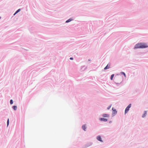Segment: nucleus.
Instances as JSON below:
<instances>
[{
    "label": "nucleus",
    "mask_w": 148,
    "mask_h": 148,
    "mask_svg": "<svg viewBox=\"0 0 148 148\" xmlns=\"http://www.w3.org/2000/svg\"><path fill=\"white\" fill-rule=\"evenodd\" d=\"M97 139L98 140L101 142H103V141L101 140V137L100 136H97Z\"/></svg>",
    "instance_id": "nucleus-4"
},
{
    "label": "nucleus",
    "mask_w": 148,
    "mask_h": 148,
    "mask_svg": "<svg viewBox=\"0 0 148 148\" xmlns=\"http://www.w3.org/2000/svg\"><path fill=\"white\" fill-rule=\"evenodd\" d=\"M110 107H111V106H110L108 107V108L107 109H108H108H109L110 108Z\"/></svg>",
    "instance_id": "nucleus-18"
},
{
    "label": "nucleus",
    "mask_w": 148,
    "mask_h": 148,
    "mask_svg": "<svg viewBox=\"0 0 148 148\" xmlns=\"http://www.w3.org/2000/svg\"><path fill=\"white\" fill-rule=\"evenodd\" d=\"M147 114V112L146 111H145L144 112V114L143 115L142 117L144 118L145 117Z\"/></svg>",
    "instance_id": "nucleus-7"
},
{
    "label": "nucleus",
    "mask_w": 148,
    "mask_h": 148,
    "mask_svg": "<svg viewBox=\"0 0 148 148\" xmlns=\"http://www.w3.org/2000/svg\"><path fill=\"white\" fill-rule=\"evenodd\" d=\"M72 21L71 19H69L66 21V23H68Z\"/></svg>",
    "instance_id": "nucleus-12"
},
{
    "label": "nucleus",
    "mask_w": 148,
    "mask_h": 148,
    "mask_svg": "<svg viewBox=\"0 0 148 148\" xmlns=\"http://www.w3.org/2000/svg\"><path fill=\"white\" fill-rule=\"evenodd\" d=\"M112 110H113V113L114 114H116L117 113V111L115 109H114L113 108H112Z\"/></svg>",
    "instance_id": "nucleus-8"
},
{
    "label": "nucleus",
    "mask_w": 148,
    "mask_h": 148,
    "mask_svg": "<svg viewBox=\"0 0 148 148\" xmlns=\"http://www.w3.org/2000/svg\"><path fill=\"white\" fill-rule=\"evenodd\" d=\"M114 74H112L111 76L110 79L111 80H112L113 79V77H114Z\"/></svg>",
    "instance_id": "nucleus-13"
},
{
    "label": "nucleus",
    "mask_w": 148,
    "mask_h": 148,
    "mask_svg": "<svg viewBox=\"0 0 148 148\" xmlns=\"http://www.w3.org/2000/svg\"><path fill=\"white\" fill-rule=\"evenodd\" d=\"M70 59L71 60H73V58L71 57L70 58Z\"/></svg>",
    "instance_id": "nucleus-19"
},
{
    "label": "nucleus",
    "mask_w": 148,
    "mask_h": 148,
    "mask_svg": "<svg viewBox=\"0 0 148 148\" xmlns=\"http://www.w3.org/2000/svg\"><path fill=\"white\" fill-rule=\"evenodd\" d=\"M108 65L106 67H105V68H104V69L105 70H106L109 68V67H108Z\"/></svg>",
    "instance_id": "nucleus-15"
},
{
    "label": "nucleus",
    "mask_w": 148,
    "mask_h": 148,
    "mask_svg": "<svg viewBox=\"0 0 148 148\" xmlns=\"http://www.w3.org/2000/svg\"><path fill=\"white\" fill-rule=\"evenodd\" d=\"M121 74H123L124 75V76H125V77H126V75L124 72H121Z\"/></svg>",
    "instance_id": "nucleus-14"
},
{
    "label": "nucleus",
    "mask_w": 148,
    "mask_h": 148,
    "mask_svg": "<svg viewBox=\"0 0 148 148\" xmlns=\"http://www.w3.org/2000/svg\"><path fill=\"white\" fill-rule=\"evenodd\" d=\"M21 10L20 9H18L17 10L15 13L14 14V15H15L16 13H18V12H20Z\"/></svg>",
    "instance_id": "nucleus-10"
},
{
    "label": "nucleus",
    "mask_w": 148,
    "mask_h": 148,
    "mask_svg": "<svg viewBox=\"0 0 148 148\" xmlns=\"http://www.w3.org/2000/svg\"><path fill=\"white\" fill-rule=\"evenodd\" d=\"M131 104H130L129 105L126 107L125 109V114H126L127 113V112L129 110L130 108L131 107Z\"/></svg>",
    "instance_id": "nucleus-2"
},
{
    "label": "nucleus",
    "mask_w": 148,
    "mask_h": 148,
    "mask_svg": "<svg viewBox=\"0 0 148 148\" xmlns=\"http://www.w3.org/2000/svg\"><path fill=\"white\" fill-rule=\"evenodd\" d=\"M82 128L84 130V131H86V127L85 125H83V126H82Z\"/></svg>",
    "instance_id": "nucleus-6"
},
{
    "label": "nucleus",
    "mask_w": 148,
    "mask_h": 148,
    "mask_svg": "<svg viewBox=\"0 0 148 148\" xmlns=\"http://www.w3.org/2000/svg\"><path fill=\"white\" fill-rule=\"evenodd\" d=\"M100 120L101 121H107V119L105 118H101L100 119Z\"/></svg>",
    "instance_id": "nucleus-5"
},
{
    "label": "nucleus",
    "mask_w": 148,
    "mask_h": 148,
    "mask_svg": "<svg viewBox=\"0 0 148 148\" xmlns=\"http://www.w3.org/2000/svg\"><path fill=\"white\" fill-rule=\"evenodd\" d=\"M140 45L141 46V48H144L148 47V45L146 43L143 42H140Z\"/></svg>",
    "instance_id": "nucleus-1"
},
{
    "label": "nucleus",
    "mask_w": 148,
    "mask_h": 148,
    "mask_svg": "<svg viewBox=\"0 0 148 148\" xmlns=\"http://www.w3.org/2000/svg\"><path fill=\"white\" fill-rule=\"evenodd\" d=\"M103 116L104 117H109V115L107 114H103Z\"/></svg>",
    "instance_id": "nucleus-9"
},
{
    "label": "nucleus",
    "mask_w": 148,
    "mask_h": 148,
    "mask_svg": "<svg viewBox=\"0 0 148 148\" xmlns=\"http://www.w3.org/2000/svg\"><path fill=\"white\" fill-rule=\"evenodd\" d=\"M12 108L14 110H16L17 108V107L16 106H13Z\"/></svg>",
    "instance_id": "nucleus-11"
},
{
    "label": "nucleus",
    "mask_w": 148,
    "mask_h": 148,
    "mask_svg": "<svg viewBox=\"0 0 148 148\" xmlns=\"http://www.w3.org/2000/svg\"><path fill=\"white\" fill-rule=\"evenodd\" d=\"M10 103L11 104H12L13 103V100L12 99L10 100Z\"/></svg>",
    "instance_id": "nucleus-16"
},
{
    "label": "nucleus",
    "mask_w": 148,
    "mask_h": 148,
    "mask_svg": "<svg viewBox=\"0 0 148 148\" xmlns=\"http://www.w3.org/2000/svg\"><path fill=\"white\" fill-rule=\"evenodd\" d=\"M140 42L136 44L134 47V49L141 48Z\"/></svg>",
    "instance_id": "nucleus-3"
},
{
    "label": "nucleus",
    "mask_w": 148,
    "mask_h": 148,
    "mask_svg": "<svg viewBox=\"0 0 148 148\" xmlns=\"http://www.w3.org/2000/svg\"><path fill=\"white\" fill-rule=\"evenodd\" d=\"M7 124V126H8L9 124V119H8Z\"/></svg>",
    "instance_id": "nucleus-17"
},
{
    "label": "nucleus",
    "mask_w": 148,
    "mask_h": 148,
    "mask_svg": "<svg viewBox=\"0 0 148 148\" xmlns=\"http://www.w3.org/2000/svg\"><path fill=\"white\" fill-rule=\"evenodd\" d=\"M1 18V17H0V19Z\"/></svg>",
    "instance_id": "nucleus-20"
}]
</instances>
